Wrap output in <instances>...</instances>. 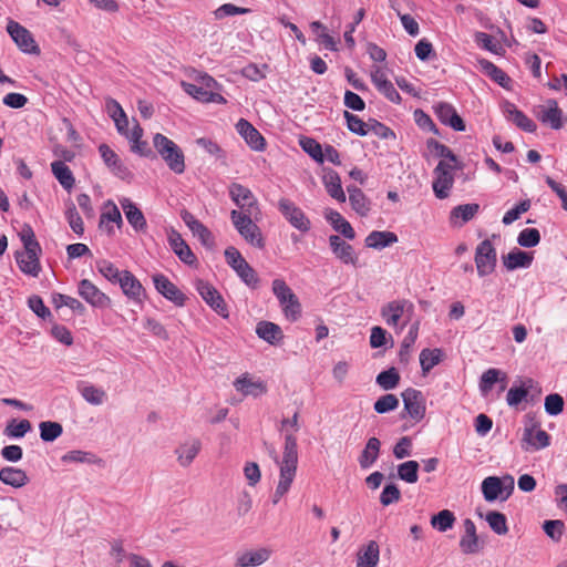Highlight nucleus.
<instances>
[{
    "label": "nucleus",
    "mask_w": 567,
    "mask_h": 567,
    "mask_svg": "<svg viewBox=\"0 0 567 567\" xmlns=\"http://www.w3.org/2000/svg\"><path fill=\"white\" fill-rule=\"evenodd\" d=\"M404 410L415 422H420L425 416V399L421 391L409 388L401 394Z\"/></svg>",
    "instance_id": "14"
},
{
    "label": "nucleus",
    "mask_w": 567,
    "mask_h": 567,
    "mask_svg": "<svg viewBox=\"0 0 567 567\" xmlns=\"http://www.w3.org/2000/svg\"><path fill=\"white\" fill-rule=\"evenodd\" d=\"M261 214H246L233 209L230 212V219L239 233V235L251 246L264 249L266 246L265 238L258 225L254 220H258Z\"/></svg>",
    "instance_id": "2"
},
{
    "label": "nucleus",
    "mask_w": 567,
    "mask_h": 567,
    "mask_svg": "<svg viewBox=\"0 0 567 567\" xmlns=\"http://www.w3.org/2000/svg\"><path fill=\"white\" fill-rule=\"evenodd\" d=\"M225 259L227 264L235 270L238 277L249 287H257L259 279L254 268L245 260L240 251L229 246L225 249Z\"/></svg>",
    "instance_id": "7"
},
{
    "label": "nucleus",
    "mask_w": 567,
    "mask_h": 567,
    "mask_svg": "<svg viewBox=\"0 0 567 567\" xmlns=\"http://www.w3.org/2000/svg\"><path fill=\"white\" fill-rule=\"evenodd\" d=\"M79 391L82 398L92 405H101L107 398V394L103 389L89 383H81L79 385Z\"/></svg>",
    "instance_id": "43"
},
{
    "label": "nucleus",
    "mask_w": 567,
    "mask_h": 567,
    "mask_svg": "<svg viewBox=\"0 0 567 567\" xmlns=\"http://www.w3.org/2000/svg\"><path fill=\"white\" fill-rule=\"evenodd\" d=\"M536 117L553 130H560L564 126L563 111L555 100H548L545 104L535 109Z\"/></svg>",
    "instance_id": "16"
},
{
    "label": "nucleus",
    "mask_w": 567,
    "mask_h": 567,
    "mask_svg": "<svg viewBox=\"0 0 567 567\" xmlns=\"http://www.w3.org/2000/svg\"><path fill=\"white\" fill-rule=\"evenodd\" d=\"M272 292L278 299L285 317L290 321H297L301 316V305L286 281L275 279L272 281Z\"/></svg>",
    "instance_id": "4"
},
{
    "label": "nucleus",
    "mask_w": 567,
    "mask_h": 567,
    "mask_svg": "<svg viewBox=\"0 0 567 567\" xmlns=\"http://www.w3.org/2000/svg\"><path fill=\"white\" fill-rule=\"evenodd\" d=\"M464 534L460 539V548L463 554H477L483 548V543L476 534V526L471 518L463 522Z\"/></svg>",
    "instance_id": "20"
},
{
    "label": "nucleus",
    "mask_w": 567,
    "mask_h": 567,
    "mask_svg": "<svg viewBox=\"0 0 567 567\" xmlns=\"http://www.w3.org/2000/svg\"><path fill=\"white\" fill-rule=\"evenodd\" d=\"M329 245L334 254V256L343 264L346 265H352L357 266L358 264V256L353 249V247L346 243L341 237L338 235H331L329 237Z\"/></svg>",
    "instance_id": "22"
},
{
    "label": "nucleus",
    "mask_w": 567,
    "mask_h": 567,
    "mask_svg": "<svg viewBox=\"0 0 567 567\" xmlns=\"http://www.w3.org/2000/svg\"><path fill=\"white\" fill-rule=\"evenodd\" d=\"M533 252L519 250L517 248L503 256V262L507 270L517 268H528L533 262Z\"/></svg>",
    "instance_id": "36"
},
{
    "label": "nucleus",
    "mask_w": 567,
    "mask_h": 567,
    "mask_svg": "<svg viewBox=\"0 0 567 567\" xmlns=\"http://www.w3.org/2000/svg\"><path fill=\"white\" fill-rule=\"evenodd\" d=\"M41 254V249L30 250L24 249L21 252L17 254V262L22 272L25 275L37 277L41 270L39 255Z\"/></svg>",
    "instance_id": "28"
},
{
    "label": "nucleus",
    "mask_w": 567,
    "mask_h": 567,
    "mask_svg": "<svg viewBox=\"0 0 567 567\" xmlns=\"http://www.w3.org/2000/svg\"><path fill=\"white\" fill-rule=\"evenodd\" d=\"M453 169L454 166L446 163V161H441L434 168L435 179L433 181V190L435 196L440 199H444L449 196V192L454 183Z\"/></svg>",
    "instance_id": "12"
},
{
    "label": "nucleus",
    "mask_w": 567,
    "mask_h": 567,
    "mask_svg": "<svg viewBox=\"0 0 567 567\" xmlns=\"http://www.w3.org/2000/svg\"><path fill=\"white\" fill-rule=\"evenodd\" d=\"M514 487L515 481L512 475L488 476L482 482V493L486 502H494L497 498L506 501L513 494Z\"/></svg>",
    "instance_id": "5"
},
{
    "label": "nucleus",
    "mask_w": 567,
    "mask_h": 567,
    "mask_svg": "<svg viewBox=\"0 0 567 567\" xmlns=\"http://www.w3.org/2000/svg\"><path fill=\"white\" fill-rule=\"evenodd\" d=\"M133 123L134 125L127 138L131 143V151L141 156H150L152 151L148 147L147 142L142 140L143 128L135 118H133Z\"/></svg>",
    "instance_id": "38"
},
{
    "label": "nucleus",
    "mask_w": 567,
    "mask_h": 567,
    "mask_svg": "<svg viewBox=\"0 0 567 567\" xmlns=\"http://www.w3.org/2000/svg\"><path fill=\"white\" fill-rule=\"evenodd\" d=\"M433 109L442 124L451 126L453 130L458 132L465 131L464 121L450 103L439 102L433 106Z\"/></svg>",
    "instance_id": "21"
},
{
    "label": "nucleus",
    "mask_w": 567,
    "mask_h": 567,
    "mask_svg": "<svg viewBox=\"0 0 567 567\" xmlns=\"http://www.w3.org/2000/svg\"><path fill=\"white\" fill-rule=\"evenodd\" d=\"M375 381L381 389L385 391L393 390L400 382V374L395 368H390L379 373Z\"/></svg>",
    "instance_id": "55"
},
{
    "label": "nucleus",
    "mask_w": 567,
    "mask_h": 567,
    "mask_svg": "<svg viewBox=\"0 0 567 567\" xmlns=\"http://www.w3.org/2000/svg\"><path fill=\"white\" fill-rule=\"evenodd\" d=\"M441 349H423L420 353V364L423 374L429 373L442 360Z\"/></svg>",
    "instance_id": "47"
},
{
    "label": "nucleus",
    "mask_w": 567,
    "mask_h": 567,
    "mask_svg": "<svg viewBox=\"0 0 567 567\" xmlns=\"http://www.w3.org/2000/svg\"><path fill=\"white\" fill-rule=\"evenodd\" d=\"M30 430L31 423L28 420H21L19 423L13 420L7 425L4 433L10 437H22Z\"/></svg>",
    "instance_id": "64"
},
{
    "label": "nucleus",
    "mask_w": 567,
    "mask_h": 567,
    "mask_svg": "<svg viewBox=\"0 0 567 567\" xmlns=\"http://www.w3.org/2000/svg\"><path fill=\"white\" fill-rule=\"evenodd\" d=\"M323 185L328 194L340 203H344L347 197L341 186V179L339 174L331 169L324 168L322 176Z\"/></svg>",
    "instance_id": "32"
},
{
    "label": "nucleus",
    "mask_w": 567,
    "mask_h": 567,
    "mask_svg": "<svg viewBox=\"0 0 567 567\" xmlns=\"http://www.w3.org/2000/svg\"><path fill=\"white\" fill-rule=\"evenodd\" d=\"M278 208L292 227L302 233H307L310 229L311 223L309 218L291 200L281 198L278 203Z\"/></svg>",
    "instance_id": "13"
},
{
    "label": "nucleus",
    "mask_w": 567,
    "mask_h": 567,
    "mask_svg": "<svg viewBox=\"0 0 567 567\" xmlns=\"http://www.w3.org/2000/svg\"><path fill=\"white\" fill-rule=\"evenodd\" d=\"M303 152L318 163H323V150L321 145L311 137H302L299 142Z\"/></svg>",
    "instance_id": "57"
},
{
    "label": "nucleus",
    "mask_w": 567,
    "mask_h": 567,
    "mask_svg": "<svg viewBox=\"0 0 567 567\" xmlns=\"http://www.w3.org/2000/svg\"><path fill=\"white\" fill-rule=\"evenodd\" d=\"M398 241V236L392 231L373 230L365 238V246L374 249H383Z\"/></svg>",
    "instance_id": "40"
},
{
    "label": "nucleus",
    "mask_w": 567,
    "mask_h": 567,
    "mask_svg": "<svg viewBox=\"0 0 567 567\" xmlns=\"http://www.w3.org/2000/svg\"><path fill=\"white\" fill-rule=\"evenodd\" d=\"M486 522L494 533L505 535L508 532L506 517L499 512H489L486 515Z\"/></svg>",
    "instance_id": "58"
},
{
    "label": "nucleus",
    "mask_w": 567,
    "mask_h": 567,
    "mask_svg": "<svg viewBox=\"0 0 567 567\" xmlns=\"http://www.w3.org/2000/svg\"><path fill=\"white\" fill-rule=\"evenodd\" d=\"M40 437L44 442H53L63 433L60 423L53 421H43L39 424Z\"/></svg>",
    "instance_id": "53"
},
{
    "label": "nucleus",
    "mask_w": 567,
    "mask_h": 567,
    "mask_svg": "<svg viewBox=\"0 0 567 567\" xmlns=\"http://www.w3.org/2000/svg\"><path fill=\"white\" fill-rule=\"evenodd\" d=\"M349 202L352 208L361 216H367L370 210V203L363 192L355 186H348Z\"/></svg>",
    "instance_id": "44"
},
{
    "label": "nucleus",
    "mask_w": 567,
    "mask_h": 567,
    "mask_svg": "<svg viewBox=\"0 0 567 567\" xmlns=\"http://www.w3.org/2000/svg\"><path fill=\"white\" fill-rule=\"evenodd\" d=\"M343 116L347 121V127L353 134L365 136L369 133V122H363L359 116L344 111Z\"/></svg>",
    "instance_id": "56"
},
{
    "label": "nucleus",
    "mask_w": 567,
    "mask_h": 567,
    "mask_svg": "<svg viewBox=\"0 0 567 567\" xmlns=\"http://www.w3.org/2000/svg\"><path fill=\"white\" fill-rule=\"evenodd\" d=\"M506 113L508 114V118L513 121L520 130L528 133H534L536 131V124L522 111L517 110L513 104H507Z\"/></svg>",
    "instance_id": "45"
},
{
    "label": "nucleus",
    "mask_w": 567,
    "mask_h": 567,
    "mask_svg": "<svg viewBox=\"0 0 567 567\" xmlns=\"http://www.w3.org/2000/svg\"><path fill=\"white\" fill-rule=\"evenodd\" d=\"M496 250L491 240L485 239L478 244L475 251V265L481 277L491 275L496 267Z\"/></svg>",
    "instance_id": "10"
},
{
    "label": "nucleus",
    "mask_w": 567,
    "mask_h": 567,
    "mask_svg": "<svg viewBox=\"0 0 567 567\" xmlns=\"http://www.w3.org/2000/svg\"><path fill=\"white\" fill-rule=\"evenodd\" d=\"M455 523L454 514L449 509H443L431 518V525L433 528L441 533H444L453 527Z\"/></svg>",
    "instance_id": "52"
},
{
    "label": "nucleus",
    "mask_w": 567,
    "mask_h": 567,
    "mask_svg": "<svg viewBox=\"0 0 567 567\" xmlns=\"http://www.w3.org/2000/svg\"><path fill=\"white\" fill-rule=\"evenodd\" d=\"M236 128L254 151L261 152L265 150V138L247 120L240 118L236 124Z\"/></svg>",
    "instance_id": "26"
},
{
    "label": "nucleus",
    "mask_w": 567,
    "mask_h": 567,
    "mask_svg": "<svg viewBox=\"0 0 567 567\" xmlns=\"http://www.w3.org/2000/svg\"><path fill=\"white\" fill-rule=\"evenodd\" d=\"M411 308L412 305L406 300H393L381 308V317L389 327L394 328L396 333H400L409 318H406L402 323L401 320L404 318L406 310H410Z\"/></svg>",
    "instance_id": "8"
},
{
    "label": "nucleus",
    "mask_w": 567,
    "mask_h": 567,
    "mask_svg": "<svg viewBox=\"0 0 567 567\" xmlns=\"http://www.w3.org/2000/svg\"><path fill=\"white\" fill-rule=\"evenodd\" d=\"M167 239L172 250L183 262L187 265L196 262L194 252L177 230L171 229L167 234Z\"/></svg>",
    "instance_id": "24"
},
{
    "label": "nucleus",
    "mask_w": 567,
    "mask_h": 567,
    "mask_svg": "<svg viewBox=\"0 0 567 567\" xmlns=\"http://www.w3.org/2000/svg\"><path fill=\"white\" fill-rule=\"evenodd\" d=\"M298 464V445L291 435H287V444L284 449L282 458L280 463V475L272 495V504L279 503L290 489L295 480Z\"/></svg>",
    "instance_id": "1"
},
{
    "label": "nucleus",
    "mask_w": 567,
    "mask_h": 567,
    "mask_svg": "<svg viewBox=\"0 0 567 567\" xmlns=\"http://www.w3.org/2000/svg\"><path fill=\"white\" fill-rule=\"evenodd\" d=\"M99 152L105 165L120 178H126L130 175L128 169L121 162L118 155L111 150V147L106 144H101L99 147Z\"/></svg>",
    "instance_id": "31"
},
{
    "label": "nucleus",
    "mask_w": 567,
    "mask_h": 567,
    "mask_svg": "<svg viewBox=\"0 0 567 567\" xmlns=\"http://www.w3.org/2000/svg\"><path fill=\"white\" fill-rule=\"evenodd\" d=\"M324 217L331 224L333 229L340 234H342L347 239L352 240L355 238V231L350 225L349 221H347L340 213L337 210H333L331 208H327L324 210Z\"/></svg>",
    "instance_id": "35"
},
{
    "label": "nucleus",
    "mask_w": 567,
    "mask_h": 567,
    "mask_svg": "<svg viewBox=\"0 0 567 567\" xmlns=\"http://www.w3.org/2000/svg\"><path fill=\"white\" fill-rule=\"evenodd\" d=\"M196 289L202 298L223 318H228V310L220 293L208 282L198 280Z\"/></svg>",
    "instance_id": "18"
},
{
    "label": "nucleus",
    "mask_w": 567,
    "mask_h": 567,
    "mask_svg": "<svg viewBox=\"0 0 567 567\" xmlns=\"http://www.w3.org/2000/svg\"><path fill=\"white\" fill-rule=\"evenodd\" d=\"M532 389H534V381L532 379L524 382L523 386L511 388L506 395L507 404L509 406L518 405L524 399L527 398Z\"/></svg>",
    "instance_id": "49"
},
{
    "label": "nucleus",
    "mask_w": 567,
    "mask_h": 567,
    "mask_svg": "<svg viewBox=\"0 0 567 567\" xmlns=\"http://www.w3.org/2000/svg\"><path fill=\"white\" fill-rule=\"evenodd\" d=\"M153 144L171 171L176 174L185 172L184 153L172 140L161 133H156L153 137Z\"/></svg>",
    "instance_id": "3"
},
{
    "label": "nucleus",
    "mask_w": 567,
    "mask_h": 567,
    "mask_svg": "<svg viewBox=\"0 0 567 567\" xmlns=\"http://www.w3.org/2000/svg\"><path fill=\"white\" fill-rule=\"evenodd\" d=\"M478 209L480 205L475 203L458 205L452 209L451 220L456 223V219L461 218V224L467 223L477 214Z\"/></svg>",
    "instance_id": "51"
},
{
    "label": "nucleus",
    "mask_w": 567,
    "mask_h": 567,
    "mask_svg": "<svg viewBox=\"0 0 567 567\" xmlns=\"http://www.w3.org/2000/svg\"><path fill=\"white\" fill-rule=\"evenodd\" d=\"M153 281L156 290L166 299L177 306H183L185 302V295L164 275H155Z\"/></svg>",
    "instance_id": "23"
},
{
    "label": "nucleus",
    "mask_w": 567,
    "mask_h": 567,
    "mask_svg": "<svg viewBox=\"0 0 567 567\" xmlns=\"http://www.w3.org/2000/svg\"><path fill=\"white\" fill-rule=\"evenodd\" d=\"M234 388L243 395L259 396L267 392V385L264 381L252 379L248 373H244L234 381Z\"/></svg>",
    "instance_id": "27"
},
{
    "label": "nucleus",
    "mask_w": 567,
    "mask_h": 567,
    "mask_svg": "<svg viewBox=\"0 0 567 567\" xmlns=\"http://www.w3.org/2000/svg\"><path fill=\"white\" fill-rule=\"evenodd\" d=\"M529 208H530V200L529 199L522 200L514 208H512L505 213V215L503 216V219H502L503 224L504 225L513 224L515 220H517L520 217L522 214L528 212Z\"/></svg>",
    "instance_id": "62"
},
{
    "label": "nucleus",
    "mask_w": 567,
    "mask_h": 567,
    "mask_svg": "<svg viewBox=\"0 0 567 567\" xmlns=\"http://www.w3.org/2000/svg\"><path fill=\"white\" fill-rule=\"evenodd\" d=\"M550 437L548 433L539 427L535 422H530L524 429L522 447L525 451L540 450L549 445Z\"/></svg>",
    "instance_id": "15"
},
{
    "label": "nucleus",
    "mask_w": 567,
    "mask_h": 567,
    "mask_svg": "<svg viewBox=\"0 0 567 567\" xmlns=\"http://www.w3.org/2000/svg\"><path fill=\"white\" fill-rule=\"evenodd\" d=\"M539 241L540 234L536 228H525L519 233L517 237L518 245L525 248L535 247L539 244Z\"/></svg>",
    "instance_id": "60"
},
{
    "label": "nucleus",
    "mask_w": 567,
    "mask_h": 567,
    "mask_svg": "<svg viewBox=\"0 0 567 567\" xmlns=\"http://www.w3.org/2000/svg\"><path fill=\"white\" fill-rule=\"evenodd\" d=\"M78 292L92 307L104 309L111 305L110 297L89 279H82L79 282Z\"/></svg>",
    "instance_id": "17"
},
{
    "label": "nucleus",
    "mask_w": 567,
    "mask_h": 567,
    "mask_svg": "<svg viewBox=\"0 0 567 567\" xmlns=\"http://www.w3.org/2000/svg\"><path fill=\"white\" fill-rule=\"evenodd\" d=\"M257 336L270 344H277L284 339L281 328L270 321H260L256 326Z\"/></svg>",
    "instance_id": "37"
},
{
    "label": "nucleus",
    "mask_w": 567,
    "mask_h": 567,
    "mask_svg": "<svg viewBox=\"0 0 567 567\" xmlns=\"http://www.w3.org/2000/svg\"><path fill=\"white\" fill-rule=\"evenodd\" d=\"M64 463L100 464L102 462L95 454L81 450H73L62 456Z\"/></svg>",
    "instance_id": "48"
},
{
    "label": "nucleus",
    "mask_w": 567,
    "mask_h": 567,
    "mask_svg": "<svg viewBox=\"0 0 567 567\" xmlns=\"http://www.w3.org/2000/svg\"><path fill=\"white\" fill-rule=\"evenodd\" d=\"M399 399L394 394H384L379 398L373 405V409L379 414H384L394 411L399 406Z\"/></svg>",
    "instance_id": "59"
},
{
    "label": "nucleus",
    "mask_w": 567,
    "mask_h": 567,
    "mask_svg": "<svg viewBox=\"0 0 567 567\" xmlns=\"http://www.w3.org/2000/svg\"><path fill=\"white\" fill-rule=\"evenodd\" d=\"M417 334L419 322H414L410 326V329L401 343V348L399 351V359L401 363L406 364L410 361L411 349L417 339Z\"/></svg>",
    "instance_id": "42"
},
{
    "label": "nucleus",
    "mask_w": 567,
    "mask_h": 567,
    "mask_svg": "<svg viewBox=\"0 0 567 567\" xmlns=\"http://www.w3.org/2000/svg\"><path fill=\"white\" fill-rule=\"evenodd\" d=\"M229 196L239 212L246 214H261L258 200L252 192L239 183H231L229 185Z\"/></svg>",
    "instance_id": "9"
},
{
    "label": "nucleus",
    "mask_w": 567,
    "mask_h": 567,
    "mask_svg": "<svg viewBox=\"0 0 567 567\" xmlns=\"http://www.w3.org/2000/svg\"><path fill=\"white\" fill-rule=\"evenodd\" d=\"M120 204L127 221L134 230L137 233L145 231L147 223L142 210L130 198H122Z\"/></svg>",
    "instance_id": "30"
},
{
    "label": "nucleus",
    "mask_w": 567,
    "mask_h": 567,
    "mask_svg": "<svg viewBox=\"0 0 567 567\" xmlns=\"http://www.w3.org/2000/svg\"><path fill=\"white\" fill-rule=\"evenodd\" d=\"M419 463L416 461H406L398 466V476L400 480L414 484L419 480Z\"/></svg>",
    "instance_id": "54"
},
{
    "label": "nucleus",
    "mask_w": 567,
    "mask_h": 567,
    "mask_svg": "<svg viewBox=\"0 0 567 567\" xmlns=\"http://www.w3.org/2000/svg\"><path fill=\"white\" fill-rule=\"evenodd\" d=\"M182 86L187 94L199 102H213L217 104L226 103V99L221 94L214 92V89L217 86V82L207 74L200 78V84L183 82Z\"/></svg>",
    "instance_id": "6"
},
{
    "label": "nucleus",
    "mask_w": 567,
    "mask_h": 567,
    "mask_svg": "<svg viewBox=\"0 0 567 567\" xmlns=\"http://www.w3.org/2000/svg\"><path fill=\"white\" fill-rule=\"evenodd\" d=\"M0 482L20 488L29 483V477L22 468L6 466L0 470Z\"/></svg>",
    "instance_id": "34"
},
{
    "label": "nucleus",
    "mask_w": 567,
    "mask_h": 567,
    "mask_svg": "<svg viewBox=\"0 0 567 567\" xmlns=\"http://www.w3.org/2000/svg\"><path fill=\"white\" fill-rule=\"evenodd\" d=\"M200 449L202 443L198 439H189L181 443L175 450L178 464L182 467H188L200 452Z\"/></svg>",
    "instance_id": "29"
},
{
    "label": "nucleus",
    "mask_w": 567,
    "mask_h": 567,
    "mask_svg": "<svg viewBox=\"0 0 567 567\" xmlns=\"http://www.w3.org/2000/svg\"><path fill=\"white\" fill-rule=\"evenodd\" d=\"M504 379H505V374L501 370L494 369V368L486 370L482 374L481 381H480V390H481L482 394L487 395L489 393V391L492 390L493 385L497 381L504 380Z\"/></svg>",
    "instance_id": "50"
},
{
    "label": "nucleus",
    "mask_w": 567,
    "mask_h": 567,
    "mask_svg": "<svg viewBox=\"0 0 567 567\" xmlns=\"http://www.w3.org/2000/svg\"><path fill=\"white\" fill-rule=\"evenodd\" d=\"M96 268L99 272L111 282H117L122 276V271L107 260H99Z\"/></svg>",
    "instance_id": "61"
},
{
    "label": "nucleus",
    "mask_w": 567,
    "mask_h": 567,
    "mask_svg": "<svg viewBox=\"0 0 567 567\" xmlns=\"http://www.w3.org/2000/svg\"><path fill=\"white\" fill-rule=\"evenodd\" d=\"M381 442L377 437H370L359 456L360 467L367 470L371 467L378 460L380 454Z\"/></svg>",
    "instance_id": "39"
},
{
    "label": "nucleus",
    "mask_w": 567,
    "mask_h": 567,
    "mask_svg": "<svg viewBox=\"0 0 567 567\" xmlns=\"http://www.w3.org/2000/svg\"><path fill=\"white\" fill-rule=\"evenodd\" d=\"M117 282L125 296L133 300H141V296L144 292L143 286L131 271L123 270Z\"/></svg>",
    "instance_id": "33"
},
{
    "label": "nucleus",
    "mask_w": 567,
    "mask_h": 567,
    "mask_svg": "<svg viewBox=\"0 0 567 567\" xmlns=\"http://www.w3.org/2000/svg\"><path fill=\"white\" fill-rule=\"evenodd\" d=\"M7 31L21 51L29 54L40 53V48L35 43L31 32L20 23L9 20Z\"/></svg>",
    "instance_id": "11"
},
{
    "label": "nucleus",
    "mask_w": 567,
    "mask_h": 567,
    "mask_svg": "<svg viewBox=\"0 0 567 567\" xmlns=\"http://www.w3.org/2000/svg\"><path fill=\"white\" fill-rule=\"evenodd\" d=\"M478 65L481 70L485 72L488 76H491L496 83H498L503 87H507L511 79L503 70H501L494 63L485 59L478 60Z\"/></svg>",
    "instance_id": "46"
},
{
    "label": "nucleus",
    "mask_w": 567,
    "mask_h": 567,
    "mask_svg": "<svg viewBox=\"0 0 567 567\" xmlns=\"http://www.w3.org/2000/svg\"><path fill=\"white\" fill-rule=\"evenodd\" d=\"M379 561L380 546L375 540H369L359 547L355 567H378Z\"/></svg>",
    "instance_id": "25"
},
{
    "label": "nucleus",
    "mask_w": 567,
    "mask_h": 567,
    "mask_svg": "<svg viewBox=\"0 0 567 567\" xmlns=\"http://www.w3.org/2000/svg\"><path fill=\"white\" fill-rule=\"evenodd\" d=\"M545 411L549 415H558L564 410V399L560 394L553 393L545 398Z\"/></svg>",
    "instance_id": "63"
},
{
    "label": "nucleus",
    "mask_w": 567,
    "mask_h": 567,
    "mask_svg": "<svg viewBox=\"0 0 567 567\" xmlns=\"http://www.w3.org/2000/svg\"><path fill=\"white\" fill-rule=\"evenodd\" d=\"M51 171L63 188L70 190L74 186V176L64 162L55 161L51 163Z\"/></svg>",
    "instance_id": "41"
},
{
    "label": "nucleus",
    "mask_w": 567,
    "mask_h": 567,
    "mask_svg": "<svg viewBox=\"0 0 567 567\" xmlns=\"http://www.w3.org/2000/svg\"><path fill=\"white\" fill-rule=\"evenodd\" d=\"M272 550L268 547H259L256 549L245 550L237 554L236 567H258L269 560Z\"/></svg>",
    "instance_id": "19"
}]
</instances>
